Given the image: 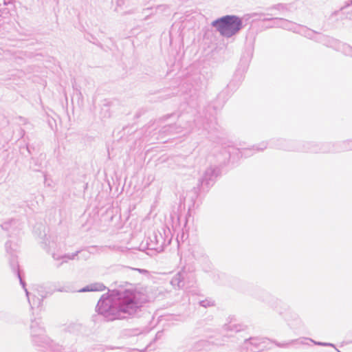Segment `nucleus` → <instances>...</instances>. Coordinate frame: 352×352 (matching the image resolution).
Wrapping results in <instances>:
<instances>
[{"label": "nucleus", "instance_id": "3", "mask_svg": "<svg viewBox=\"0 0 352 352\" xmlns=\"http://www.w3.org/2000/svg\"><path fill=\"white\" fill-rule=\"evenodd\" d=\"M96 316H93V320L96 321L98 317L102 318L106 322L110 321V289L101 296L96 306Z\"/></svg>", "mask_w": 352, "mask_h": 352}, {"label": "nucleus", "instance_id": "12", "mask_svg": "<svg viewBox=\"0 0 352 352\" xmlns=\"http://www.w3.org/2000/svg\"><path fill=\"white\" fill-rule=\"evenodd\" d=\"M12 223H15V220L14 219H11L9 221L4 222L3 223H2L1 225V226L2 229L6 230H8L9 228H10V225Z\"/></svg>", "mask_w": 352, "mask_h": 352}, {"label": "nucleus", "instance_id": "2", "mask_svg": "<svg viewBox=\"0 0 352 352\" xmlns=\"http://www.w3.org/2000/svg\"><path fill=\"white\" fill-rule=\"evenodd\" d=\"M45 341L43 342V339L38 338L37 341L31 340L32 344L39 349V350L45 352H77L76 349L70 347L63 346L52 340L45 335Z\"/></svg>", "mask_w": 352, "mask_h": 352}, {"label": "nucleus", "instance_id": "1", "mask_svg": "<svg viewBox=\"0 0 352 352\" xmlns=\"http://www.w3.org/2000/svg\"><path fill=\"white\" fill-rule=\"evenodd\" d=\"M220 34L224 36H231L241 27V21L234 16H226L212 23Z\"/></svg>", "mask_w": 352, "mask_h": 352}, {"label": "nucleus", "instance_id": "5", "mask_svg": "<svg viewBox=\"0 0 352 352\" xmlns=\"http://www.w3.org/2000/svg\"><path fill=\"white\" fill-rule=\"evenodd\" d=\"M30 338L31 340L37 341L38 338H42L43 342H45V329L41 324V319L31 320V324L30 327Z\"/></svg>", "mask_w": 352, "mask_h": 352}, {"label": "nucleus", "instance_id": "14", "mask_svg": "<svg viewBox=\"0 0 352 352\" xmlns=\"http://www.w3.org/2000/svg\"><path fill=\"white\" fill-rule=\"evenodd\" d=\"M71 328H72V330L74 331H80V330L83 329L85 327L82 324H75L72 325Z\"/></svg>", "mask_w": 352, "mask_h": 352}, {"label": "nucleus", "instance_id": "9", "mask_svg": "<svg viewBox=\"0 0 352 352\" xmlns=\"http://www.w3.org/2000/svg\"><path fill=\"white\" fill-rule=\"evenodd\" d=\"M79 252H80V251H76V252L72 253V254H63V255L58 254L56 252H52V258L54 260H60V259H64V258H67L69 260H74V259H75L76 256H78Z\"/></svg>", "mask_w": 352, "mask_h": 352}, {"label": "nucleus", "instance_id": "17", "mask_svg": "<svg viewBox=\"0 0 352 352\" xmlns=\"http://www.w3.org/2000/svg\"><path fill=\"white\" fill-rule=\"evenodd\" d=\"M107 153H108V156L109 157L110 156V150L109 148H107Z\"/></svg>", "mask_w": 352, "mask_h": 352}, {"label": "nucleus", "instance_id": "15", "mask_svg": "<svg viewBox=\"0 0 352 352\" xmlns=\"http://www.w3.org/2000/svg\"><path fill=\"white\" fill-rule=\"evenodd\" d=\"M3 12L1 10V5L0 4V17L1 16Z\"/></svg>", "mask_w": 352, "mask_h": 352}, {"label": "nucleus", "instance_id": "7", "mask_svg": "<svg viewBox=\"0 0 352 352\" xmlns=\"http://www.w3.org/2000/svg\"><path fill=\"white\" fill-rule=\"evenodd\" d=\"M106 289V287L101 283H94L86 285L78 290V292H102Z\"/></svg>", "mask_w": 352, "mask_h": 352}, {"label": "nucleus", "instance_id": "4", "mask_svg": "<svg viewBox=\"0 0 352 352\" xmlns=\"http://www.w3.org/2000/svg\"><path fill=\"white\" fill-rule=\"evenodd\" d=\"M5 248L9 255V265L12 272L15 275L20 274L21 270L16 256L17 245L12 244L11 241H8L5 244Z\"/></svg>", "mask_w": 352, "mask_h": 352}, {"label": "nucleus", "instance_id": "13", "mask_svg": "<svg viewBox=\"0 0 352 352\" xmlns=\"http://www.w3.org/2000/svg\"><path fill=\"white\" fill-rule=\"evenodd\" d=\"M32 162H34L35 165V166L32 168L33 170L35 171H38L40 168H41V164H38L37 161L34 158L31 159L30 164H32Z\"/></svg>", "mask_w": 352, "mask_h": 352}, {"label": "nucleus", "instance_id": "18", "mask_svg": "<svg viewBox=\"0 0 352 352\" xmlns=\"http://www.w3.org/2000/svg\"><path fill=\"white\" fill-rule=\"evenodd\" d=\"M107 116H106L107 118H109L110 117V113L107 112Z\"/></svg>", "mask_w": 352, "mask_h": 352}, {"label": "nucleus", "instance_id": "6", "mask_svg": "<svg viewBox=\"0 0 352 352\" xmlns=\"http://www.w3.org/2000/svg\"><path fill=\"white\" fill-rule=\"evenodd\" d=\"M44 236L41 242L42 248L52 255V252H56V250L58 248V244L54 239L47 237L46 234Z\"/></svg>", "mask_w": 352, "mask_h": 352}, {"label": "nucleus", "instance_id": "19", "mask_svg": "<svg viewBox=\"0 0 352 352\" xmlns=\"http://www.w3.org/2000/svg\"><path fill=\"white\" fill-rule=\"evenodd\" d=\"M107 183H108L109 186L110 187V182L109 181H107Z\"/></svg>", "mask_w": 352, "mask_h": 352}, {"label": "nucleus", "instance_id": "10", "mask_svg": "<svg viewBox=\"0 0 352 352\" xmlns=\"http://www.w3.org/2000/svg\"><path fill=\"white\" fill-rule=\"evenodd\" d=\"M36 294L37 296H39L40 298L43 299L45 298L50 293L46 291L45 287L43 285H35L33 289V293Z\"/></svg>", "mask_w": 352, "mask_h": 352}, {"label": "nucleus", "instance_id": "20", "mask_svg": "<svg viewBox=\"0 0 352 352\" xmlns=\"http://www.w3.org/2000/svg\"><path fill=\"white\" fill-rule=\"evenodd\" d=\"M27 150L28 151V152L30 153V151H29V148L28 146H27Z\"/></svg>", "mask_w": 352, "mask_h": 352}, {"label": "nucleus", "instance_id": "8", "mask_svg": "<svg viewBox=\"0 0 352 352\" xmlns=\"http://www.w3.org/2000/svg\"><path fill=\"white\" fill-rule=\"evenodd\" d=\"M28 300L32 309L41 307L43 300V299L40 298L39 296L32 293L29 295Z\"/></svg>", "mask_w": 352, "mask_h": 352}, {"label": "nucleus", "instance_id": "16", "mask_svg": "<svg viewBox=\"0 0 352 352\" xmlns=\"http://www.w3.org/2000/svg\"><path fill=\"white\" fill-rule=\"evenodd\" d=\"M67 261H63L62 263H60V264L57 265V267H59L64 262H66Z\"/></svg>", "mask_w": 352, "mask_h": 352}, {"label": "nucleus", "instance_id": "11", "mask_svg": "<svg viewBox=\"0 0 352 352\" xmlns=\"http://www.w3.org/2000/svg\"><path fill=\"white\" fill-rule=\"evenodd\" d=\"M16 276L19 278L20 284H21V285L22 286V287L23 288V289H24V291L25 292L26 296L28 298H29V295H30V292H29L28 290L26 288V284H25V280L22 278L21 273H20L19 274H16Z\"/></svg>", "mask_w": 352, "mask_h": 352}]
</instances>
